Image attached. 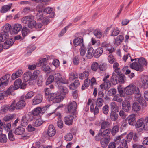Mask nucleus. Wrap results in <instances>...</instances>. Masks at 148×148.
I'll list each match as a JSON object with an SVG mask.
<instances>
[{
    "mask_svg": "<svg viewBox=\"0 0 148 148\" xmlns=\"http://www.w3.org/2000/svg\"><path fill=\"white\" fill-rule=\"evenodd\" d=\"M119 126L116 125L114 126L111 130L110 132L112 136H114L119 131Z\"/></svg>",
    "mask_w": 148,
    "mask_h": 148,
    "instance_id": "34",
    "label": "nucleus"
},
{
    "mask_svg": "<svg viewBox=\"0 0 148 148\" xmlns=\"http://www.w3.org/2000/svg\"><path fill=\"white\" fill-rule=\"evenodd\" d=\"M125 76L122 74L118 73V83L120 84L123 83L125 82Z\"/></svg>",
    "mask_w": 148,
    "mask_h": 148,
    "instance_id": "44",
    "label": "nucleus"
},
{
    "mask_svg": "<svg viewBox=\"0 0 148 148\" xmlns=\"http://www.w3.org/2000/svg\"><path fill=\"white\" fill-rule=\"evenodd\" d=\"M94 50L93 48L90 47L88 48L86 56L88 58H91L93 56H94Z\"/></svg>",
    "mask_w": 148,
    "mask_h": 148,
    "instance_id": "26",
    "label": "nucleus"
},
{
    "mask_svg": "<svg viewBox=\"0 0 148 148\" xmlns=\"http://www.w3.org/2000/svg\"><path fill=\"white\" fill-rule=\"evenodd\" d=\"M29 32V29L26 27H23L22 29V35L23 37L27 36Z\"/></svg>",
    "mask_w": 148,
    "mask_h": 148,
    "instance_id": "42",
    "label": "nucleus"
},
{
    "mask_svg": "<svg viewBox=\"0 0 148 148\" xmlns=\"http://www.w3.org/2000/svg\"><path fill=\"white\" fill-rule=\"evenodd\" d=\"M132 109L135 112L139 111L140 109L139 104L136 102L134 103L132 106Z\"/></svg>",
    "mask_w": 148,
    "mask_h": 148,
    "instance_id": "46",
    "label": "nucleus"
},
{
    "mask_svg": "<svg viewBox=\"0 0 148 148\" xmlns=\"http://www.w3.org/2000/svg\"><path fill=\"white\" fill-rule=\"evenodd\" d=\"M111 36H116L119 34L120 31L117 27L113 28L111 29Z\"/></svg>",
    "mask_w": 148,
    "mask_h": 148,
    "instance_id": "36",
    "label": "nucleus"
},
{
    "mask_svg": "<svg viewBox=\"0 0 148 148\" xmlns=\"http://www.w3.org/2000/svg\"><path fill=\"white\" fill-rule=\"evenodd\" d=\"M122 109L126 112H128L130 109V105L129 101H124L122 103Z\"/></svg>",
    "mask_w": 148,
    "mask_h": 148,
    "instance_id": "14",
    "label": "nucleus"
},
{
    "mask_svg": "<svg viewBox=\"0 0 148 148\" xmlns=\"http://www.w3.org/2000/svg\"><path fill=\"white\" fill-rule=\"evenodd\" d=\"M143 85L144 88L147 87L148 86V77L146 76H145L143 77L142 81Z\"/></svg>",
    "mask_w": 148,
    "mask_h": 148,
    "instance_id": "53",
    "label": "nucleus"
},
{
    "mask_svg": "<svg viewBox=\"0 0 148 148\" xmlns=\"http://www.w3.org/2000/svg\"><path fill=\"white\" fill-rule=\"evenodd\" d=\"M110 106L111 111L118 112V107L117 106L116 103L115 102H112L110 103Z\"/></svg>",
    "mask_w": 148,
    "mask_h": 148,
    "instance_id": "32",
    "label": "nucleus"
},
{
    "mask_svg": "<svg viewBox=\"0 0 148 148\" xmlns=\"http://www.w3.org/2000/svg\"><path fill=\"white\" fill-rule=\"evenodd\" d=\"M10 75L7 74L2 77L0 79V87H3L7 85L8 80L10 78Z\"/></svg>",
    "mask_w": 148,
    "mask_h": 148,
    "instance_id": "4",
    "label": "nucleus"
},
{
    "mask_svg": "<svg viewBox=\"0 0 148 148\" xmlns=\"http://www.w3.org/2000/svg\"><path fill=\"white\" fill-rule=\"evenodd\" d=\"M12 4H10L8 5L3 6L1 8L0 12L2 13H5L10 10Z\"/></svg>",
    "mask_w": 148,
    "mask_h": 148,
    "instance_id": "22",
    "label": "nucleus"
},
{
    "mask_svg": "<svg viewBox=\"0 0 148 148\" xmlns=\"http://www.w3.org/2000/svg\"><path fill=\"white\" fill-rule=\"evenodd\" d=\"M124 37L122 35H120L118 36L115 39V43L116 45H118L122 42Z\"/></svg>",
    "mask_w": 148,
    "mask_h": 148,
    "instance_id": "37",
    "label": "nucleus"
},
{
    "mask_svg": "<svg viewBox=\"0 0 148 148\" xmlns=\"http://www.w3.org/2000/svg\"><path fill=\"white\" fill-rule=\"evenodd\" d=\"M14 114H11L7 115L4 118V120L5 121H8L13 119L14 117Z\"/></svg>",
    "mask_w": 148,
    "mask_h": 148,
    "instance_id": "55",
    "label": "nucleus"
},
{
    "mask_svg": "<svg viewBox=\"0 0 148 148\" xmlns=\"http://www.w3.org/2000/svg\"><path fill=\"white\" fill-rule=\"evenodd\" d=\"M101 46L105 48L106 50L108 51L110 53H112L114 51L113 49H112V47L109 43L104 42L101 44Z\"/></svg>",
    "mask_w": 148,
    "mask_h": 148,
    "instance_id": "12",
    "label": "nucleus"
},
{
    "mask_svg": "<svg viewBox=\"0 0 148 148\" xmlns=\"http://www.w3.org/2000/svg\"><path fill=\"white\" fill-rule=\"evenodd\" d=\"M99 68L98 63L97 62H93L92 64L91 69L93 71H96Z\"/></svg>",
    "mask_w": 148,
    "mask_h": 148,
    "instance_id": "64",
    "label": "nucleus"
},
{
    "mask_svg": "<svg viewBox=\"0 0 148 148\" xmlns=\"http://www.w3.org/2000/svg\"><path fill=\"white\" fill-rule=\"evenodd\" d=\"M108 59L109 62L111 64L113 63L116 61L115 58L112 54H110L108 56Z\"/></svg>",
    "mask_w": 148,
    "mask_h": 148,
    "instance_id": "62",
    "label": "nucleus"
},
{
    "mask_svg": "<svg viewBox=\"0 0 148 148\" xmlns=\"http://www.w3.org/2000/svg\"><path fill=\"white\" fill-rule=\"evenodd\" d=\"M103 49L101 47H99L95 50V52L94 53V57L96 58H97L102 54L103 52Z\"/></svg>",
    "mask_w": 148,
    "mask_h": 148,
    "instance_id": "20",
    "label": "nucleus"
},
{
    "mask_svg": "<svg viewBox=\"0 0 148 148\" xmlns=\"http://www.w3.org/2000/svg\"><path fill=\"white\" fill-rule=\"evenodd\" d=\"M41 107H38L35 108L32 111V113L33 115H38L40 113Z\"/></svg>",
    "mask_w": 148,
    "mask_h": 148,
    "instance_id": "51",
    "label": "nucleus"
},
{
    "mask_svg": "<svg viewBox=\"0 0 148 148\" xmlns=\"http://www.w3.org/2000/svg\"><path fill=\"white\" fill-rule=\"evenodd\" d=\"M54 79V77L53 75H49L47 80L46 82V85H48L52 83L53 81H55Z\"/></svg>",
    "mask_w": 148,
    "mask_h": 148,
    "instance_id": "52",
    "label": "nucleus"
},
{
    "mask_svg": "<svg viewBox=\"0 0 148 148\" xmlns=\"http://www.w3.org/2000/svg\"><path fill=\"white\" fill-rule=\"evenodd\" d=\"M111 138L110 136H107L100 140V143L102 147L105 148L110 141Z\"/></svg>",
    "mask_w": 148,
    "mask_h": 148,
    "instance_id": "6",
    "label": "nucleus"
},
{
    "mask_svg": "<svg viewBox=\"0 0 148 148\" xmlns=\"http://www.w3.org/2000/svg\"><path fill=\"white\" fill-rule=\"evenodd\" d=\"M148 123V117H146L145 118H141L138 120L136 123V128L142 127L144 130H147V125Z\"/></svg>",
    "mask_w": 148,
    "mask_h": 148,
    "instance_id": "2",
    "label": "nucleus"
},
{
    "mask_svg": "<svg viewBox=\"0 0 148 148\" xmlns=\"http://www.w3.org/2000/svg\"><path fill=\"white\" fill-rule=\"evenodd\" d=\"M11 28V26L9 24H5L3 27V32L8 33Z\"/></svg>",
    "mask_w": 148,
    "mask_h": 148,
    "instance_id": "57",
    "label": "nucleus"
},
{
    "mask_svg": "<svg viewBox=\"0 0 148 148\" xmlns=\"http://www.w3.org/2000/svg\"><path fill=\"white\" fill-rule=\"evenodd\" d=\"M116 112L111 111L110 117L112 120L115 121H116L118 117V114L116 113Z\"/></svg>",
    "mask_w": 148,
    "mask_h": 148,
    "instance_id": "33",
    "label": "nucleus"
},
{
    "mask_svg": "<svg viewBox=\"0 0 148 148\" xmlns=\"http://www.w3.org/2000/svg\"><path fill=\"white\" fill-rule=\"evenodd\" d=\"M73 44L75 46H81L84 44L83 39L79 37L76 38L73 40Z\"/></svg>",
    "mask_w": 148,
    "mask_h": 148,
    "instance_id": "16",
    "label": "nucleus"
},
{
    "mask_svg": "<svg viewBox=\"0 0 148 148\" xmlns=\"http://www.w3.org/2000/svg\"><path fill=\"white\" fill-rule=\"evenodd\" d=\"M117 148H128L127 141L125 139H123L120 144V145Z\"/></svg>",
    "mask_w": 148,
    "mask_h": 148,
    "instance_id": "43",
    "label": "nucleus"
},
{
    "mask_svg": "<svg viewBox=\"0 0 148 148\" xmlns=\"http://www.w3.org/2000/svg\"><path fill=\"white\" fill-rule=\"evenodd\" d=\"M110 131L111 129L109 128L103 131L102 130L100 129L99 131V133L101 134V136H106L107 137L109 136L108 135L110 134Z\"/></svg>",
    "mask_w": 148,
    "mask_h": 148,
    "instance_id": "28",
    "label": "nucleus"
},
{
    "mask_svg": "<svg viewBox=\"0 0 148 148\" xmlns=\"http://www.w3.org/2000/svg\"><path fill=\"white\" fill-rule=\"evenodd\" d=\"M25 131V129L19 126L15 129L14 131V133L16 135H23Z\"/></svg>",
    "mask_w": 148,
    "mask_h": 148,
    "instance_id": "17",
    "label": "nucleus"
},
{
    "mask_svg": "<svg viewBox=\"0 0 148 148\" xmlns=\"http://www.w3.org/2000/svg\"><path fill=\"white\" fill-rule=\"evenodd\" d=\"M93 33L97 38L99 39L102 36L103 32L99 29H97L94 30Z\"/></svg>",
    "mask_w": 148,
    "mask_h": 148,
    "instance_id": "27",
    "label": "nucleus"
},
{
    "mask_svg": "<svg viewBox=\"0 0 148 148\" xmlns=\"http://www.w3.org/2000/svg\"><path fill=\"white\" fill-rule=\"evenodd\" d=\"M113 100L119 103H121L123 101V99L121 95L117 94L115 95L113 98Z\"/></svg>",
    "mask_w": 148,
    "mask_h": 148,
    "instance_id": "49",
    "label": "nucleus"
},
{
    "mask_svg": "<svg viewBox=\"0 0 148 148\" xmlns=\"http://www.w3.org/2000/svg\"><path fill=\"white\" fill-rule=\"evenodd\" d=\"M138 63L143 67L146 66L147 64L145 59L143 58L138 59Z\"/></svg>",
    "mask_w": 148,
    "mask_h": 148,
    "instance_id": "54",
    "label": "nucleus"
},
{
    "mask_svg": "<svg viewBox=\"0 0 148 148\" xmlns=\"http://www.w3.org/2000/svg\"><path fill=\"white\" fill-rule=\"evenodd\" d=\"M21 80L19 79H16L14 82V86L15 89L16 90L20 88L21 89H24L25 88V86L24 84L22 83Z\"/></svg>",
    "mask_w": 148,
    "mask_h": 148,
    "instance_id": "7",
    "label": "nucleus"
},
{
    "mask_svg": "<svg viewBox=\"0 0 148 148\" xmlns=\"http://www.w3.org/2000/svg\"><path fill=\"white\" fill-rule=\"evenodd\" d=\"M44 121L40 119H37L34 123V125L36 127L39 126L41 125Z\"/></svg>",
    "mask_w": 148,
    "mask_h": 148,
    "instance_id": "63",
    "label": "nucleus"
},
{
    "mask_svg": "<svg viewBox=\"0 0 148 148\" xmlns=\"http://www.w3.org/2000/svg\"><path fill=\"white\" fill-rule=\"evenodd\" d=\"M9 37V34L7 33L2 32L0 33V42L6 40Z\"/></svg>",
    "mask_w": 148,
    "mask_h": 148,
    "instance_id": "19",
    "label": "nucleus"
},
{
    "mask_svg": "<svg viewBox=\"0 0 148 148\" xmlns=\"http://www.w3.org/2000/svg\"><path fill=\"white\" fill-rule=\"evenodd\" d=\"M59 90L61 94L63 95H65L68 92V90L67 88L62 86H60L58 85Z\"/></svg>",
    "mask_w": 148,
    "mask_h": 148,
    "instance_id": "29",
    "label": "nucleus"
},
{
    "mask_svg": "<svg viewBox=\"0 0 148 148\" xmlns=\"http://www.w3.org/2000/svg\"><path fill=\"white\" fill-rule=\"evenodd\" d=\"M79 51L80 52V55L82 56H84L85 54L86 51V49L84 44H83L79 49Z\"/></svg>",
    "mask_w": 148,
    "mask_h": 148,
    "instance_id": "39",
    "label": "nucleus"
},
{
    "mask_svg": "<svg viewBox=\"0 0 148 148\" xmlns=\"http://www.w3.org/2000/svg\"><path fill=\"white\" fill-rule=\"evenodd\" d=\"M35 24H36V21L34 20V19H33V20H31L27 24V25L29 28L32 29L34 27Z\"/></svg>",
    "mask_w": 148,
    "mask_h": 148,
    "instance_id": "56",
    "label": "nucleus"
},
{
    "mask_svg": "<svg viewBox=\"0 0 148 148\" xmlns=\"http://www.w3.org/2000/svg\"><path fill=\"white\" fill-rule=\"evenodd\" d=\"M117 74L114 73H113L112 74L111 78L110 80L112 84L116 85L118 83V73H116Z\"/></svg>",
    "mask_w": 148,
    "mask_h": 148,
    "instance_id": "18",
    "label": "nucleus"
},
{
    "mask_svg": "<svg viewBox=\"0 0 148 148\" xmlns=\"http://www.w3.org/2000/svg\"><path fill=\"white\" fill-rule=\"evenodd\" d=\"M110 123L107 121H103L101 124V130H104L108 127L110 125Z\"/></svg>",
    "mask_w": 148,
    "mask_h": 148,
    "instance_id": "48",
    "label": "nucleus"
},
{
    "mask_svg": "<svg viewBox=\"0 0 148 148\" xmlns=\"http://www.w3.org/2000/svg\"><path fill=\"white\" fill-rule=\"evenodd\" d=\"M52 8L47 7L44 9L43 12L45 13H46L47 14H50L51 13V15L49 16V17L50 18H53L54 16L55 13L53 12H52Z\"/></svg>",
    "mask_w": 148,
    "mask_h": 148,
    "instance_id": "24",
    "label": "nucleus"
},
{
    "mask_svg": "<svg viewBox=\"0 0 148 148\" xmlns=\"http://www.w3.org/2000/svg\"><path fill=\"white\" fill-rule=\"evenodd\" d=\"M23 79L25 82H27L31 80L30 74L29 73H27L24 74L23 75Z\"/></svg>",
    "mask_w": 148,
    "mask_h": 148,
    "instance_id": "59",
    "label": "nucleus"
},
{
    "mask_svg": "<svg viewBox=\"0 0 148 148\" xmlns=\"http://www.w3.org/2000/svg\"><path fill=\"white\" fill-rule=\"evenodd\" d=\"M135 114H133L130 115L126 119V121L128 122V123L130 125H134L135 122L136 121Z\"/></svg>",
    "mask_w": 148,
    "mask_h": 148,
    "instance_id": "10",
    "label": "nucleus"
},
{
    "mask_svg": "<svg viewBox=\"0 0 148 148\" xmlns=\"http://www.w3.org/2000/svg\"><path fill=\"white\" fill-rule=\"evenodd\" d=\"M14 43V41L11 39H8L4 42L3 46L5 47L6 49H7L12 45Z\"/></svg>",
    "mask_w": 148,
    "mask_h": 148,
    "instance_id": "30",
    "label": "nucleus"
},
{
    "mask_svg": "<svg viewBox=\"0 0 148 148\" xmlns=\"http://www.w3.org/2000/svg\"><path fill=\"white\" fill-rule=\"evenodd\" d=\"M48 95V101H52L53 103H59L62 99V97L59 93H51Z\"/></svg>",
    "mask_w": 148,
    "mask_h": 148,
    "instance_id": "1",
    "label": "nucleus"
},
{
    "mask_svg": "<svg viewBox=\"0 0 148 148\" xmlns=\"http://www.w3.org/2000/svg\"><path fill=\"white\" fill-rule=\"evenodd\" d=\"M49 58L50 57L49 56H46V58L41 59L39 62L40 65L42 66V69L46 72H50L51 70L50 67L45 64L46 62Z\"/></svg>",
    "mask_w": 148,
    "mask_h": 148,
    "instance_id": "3",
    "label": "nucleus"
},
{
    "mask_svg": "<svg viewBox=\"0 0 148 148\" xmlns=\"http://www.w3.org/2000/svg\"><path fill=\"white\" fill-rule=\"evenodd\" d=\"M77 107L76 103L73 101L69 103L67 106L68 112L71 114L74 113L76 112Z\"/></svg>",
    "mask_w": 148,
    "mask_h": 148,
    "instance_id": "5",
    "label": "nucleus"
},
{
    "mask_svg": "<svg viewBox=\"0 0 148 148\" xmlns=\"http://www.w3.org/2000/svg\"><path fill=\"white\" fill-rule=\"evenodd\" d=\"M119 64L117 62L114 63L113 65V67L114 69V71L116 73H119L120 69L119 67Z\"/></svg>",
    "mask_w": 148,
    "mask_h": 148,
    "instance_id": "61",
    "label": "nucleus"
},
{
    "mask_svg": "<svg viewBox=\"0 0 148 148\" xmlns=\"http://www.w3.org/2000/svg\"><path fill=\"white\" fill-rule=\"evenodd\" d=\"M36 49V47L34 45H30L27 48V53L26 56H28L30 55L31 53Z\"/></svg>",
    "mask_w": 148,
    "mask_h": 148,
    "instance_id": "38",
    "label": "nucleus"
},
{
    "mask_svg": "<svg viewBox=\"0 0 148 148\" xmlns=\"http://www.w3.org/2000/svg\"><path fill=\"white\" fill-rule=\"evenodd\" d=\"M22 28V26L19 24H16L14 25L12 28L13 34H17Z\"/></svg>",
    "mask_w": 148,
    "mask_h": 148,
    "instance_id": "15",
    "label": "nucleus"
},
{
    "mask_svg": "<svg viewBox=\"0 0 148 148\" xmlns=\"http://www.w3.org/2000/svg\"><path fill=\"white\" fill-rule=\"evenodd\" d=\"M23 73V72L22 70H18L15 73H14L12 74L11 76L12 79L13 80H15L16 78L21 76Z\"/></svg>",
    "mask_w": 148,
    "mask_h": 148,
    "instance_id": "23",
    "label": "nucleus"
},
{
    "mask_svg": "<svg viewBox=\"0 0 148 148\" xmlns=\"http://www.w3.org/2000/svg\"><path fill=\"white\" fill-rule=\"evenodd\" d=\"M130 67L132 69L140 72L142 71L143 69V67H142V66L138 62H136L132 63L130 65Z\"/></svg>",
    "mask_w": 148,
    "mask_h": 148,
    "instance_id": "8",
    "label": "nucleus"
},
{
    "mask_svg": "<svg viewBox=\"0 0 148 148\" xmlns=\"http://www.w3.org/2000/svg\"><path fill=\"white\" fill-rule=\"evenodd\" d=\"M53 75L54 77L55 82L58 83L59 81L60 80V78H61V77L62 76L61 74L59 73H56Z\"/></svg>",
    "mask_w": 148,
    "mask_h": 148,
    "instance_id": "58",
    "label": "nucleus"
},
{
    "mask_svg": "<svg viewBox=\"0 0 148 148\" xmlns=\"http://www.w3.org/2000/svg\"><path fill=\"white\" fill-rule=\"evenodd\" d=\"M42 100V96L38 95L35 96L32 100V104L33 105L38 104L40 103Z\"/></svg>",
    "mask_w": 148,
    "mask_h": 148,
    "instance_id": "11",
    "label": "nucleus"
},
{
    "mask_svg": "<svg viewBox=\"0 0 148 148\" xmlns=\"http://www.w3.org/2000/svg\"><path fill=\"white\" fill-rule=\"evenodd\" d=\"M7 141L6 135L4 134H0V142L2 143H5Z\"/></svg>",
    "mask_w": 148,
    "mask_h": 148,
    "instance_id": "45",
    "label": "nucleus"
},
{
    "mask_svg": "<svg viewBox=\"0 0 148 148\" xmlns=\"http://www.w3.org/2000/svg\"><path fill=\"white\" fill-rule=\"evenodd\" d=\"M132 85H130L127 86L125 89V92L127 95H131L133 94Z\"/></svg>",
    "mask_w": 148,
    "mask_h": 148,
    "instance_id": "31",
    "label": "nucleus"
},
{
    "mask_svg": "<svg viewBox=\"0 0 148 148\" xmlns=\"http://www.w3.org/2000/svg\"><path fill=\"white\" fill-rule=\"evenodd\" d=\"M138 98L137 101L139 103L142 105L143 106H147V104L145 100L142 97H141L140 95L138 94Z\"/></svg>",
    "mask_w": 148,
    "mask_h": 148,
    "instance_id": "35",
    "label": "nucleus"
},
{
    "mask_svg": "<svg viewBox=\"0 0 148 148\" xmlns=\"http://www.w3.org/2000/svg\"><path fill=\"white\" fill-rule=\"evenodd\" d=\"M45 13L43 12H38L36 16L37 20H42L44 17L43 15Z\"/></svg>",
    "mask_w": 148,
    "mask_h": 148,
    "instance_id": "50",
    "label": "nucleus"
},
{
    "mask_svg": "<svg viewBox=\"0 0 148 148\" xmlns=\"http://www.w3.org/2000/svg\"><path fill=\"white\" fill-rule=\"evenodd\" d=\"M104 101L101 97H99L97 99L96 102L97 106L99 107H101L103 105Z\"/></svg>",
    "mask_w": 148,
    "mask_h": 148,
    "instance_id": "47",
    "label": "nucleus"
},
{
    "mask_svg": "<svg viewBox=\"0 0 148 148\" xmlns=\"http://www.w3.org/2000/svg\"><path fill=\"white\" fill-rule=\"evenodd\" d=\"M73 117L72 116H68L64 118V122L66 124L69 125H72Z\"/></svg>",
    "mask_w": 148,
    "mask_h": 148,
    "instance_id": "21",
    "label": "nucleus"
},
{
    "mask_svg": "<svg viewBox=\"0 0 148 148\" xmlns=\"http://www.w3.org/2000/svg\"><path fill=\"white\" fill-rule=\"evenodd\" d=\"M28 123V121L27 119L25 116H23L21 121V125L23 127H26Z\"/></svg>",
    "mask_w": 148,
    "mask_h": 148,
    "instance_id": "41",
    "label": "nucleus"
},
{
    "mask_svg": "<svg viewBox=\"0 0 148 148\" xmlns=\"http://www.w3.org/2000/svg\"><path fill=\"white\" fill-rule=\"evenodd\" d=\"M56 132V130L54 126L52 125H50L48 127L47 135L49 136L52 137L54 136Z\"/></svg>",
    "mask_w": 148,
    "mask_h": 148,
    "instance_id": "9",
    "label": "nucleus"
},
{
    "mask_svg": "<svg viewBox=\"0 0 148 148\" xmlns=\"http://www.w3.org/2000/svg\"><path fill=\"white\" fill-rule=\"evenodd\" d=\"M34 19V16L29 15L23 17L21 19L22 22L25 24H27L32 20Z\"/></svg>",
    "mask_w": 148,
    "mask_h": 148,
    "instance_id": "13",
    "label": "nucleus"
},
{
    "mask_svg": "<svg viewBox=\"0 0 148 148\" xmlns=\"http://www.w3.org/2000/svg\"><path fill=\"white\" fill-rule=\"evenodd\" d=\"M131 86L132 87L133 94H139V89L138 87L133 85H132Z\"/></svg>",
    "mask_w": 148,
    "mask_h": 148,
    "instance_id": "60",
    "label": "nucleus"
},
{
    "mask_svg": "<svg viewBox=\"0 0 148 148\" xmlns=\"http://www.w3.org/2000/svg\"><path fill=\"white\" fill-rule=\"evenodd\" d=\"M16 109H19L23 108L25 105V102L23 100L19 101L16 104Z\"/></svg>",
    "mask_w": 148,
    "mask_h": 148,
    "instance_id": "25",
    "label": "nucleus"
},
{
    "mask_svg": "<svg viewBox=\"0 0 148 148\" xmlns=\"http://www.w3.org/2000/svg\"><path fill=\"white\" fill-rule=\"evenodd\" d=\"M89 72L86 71H85L83 73L79 75V78L81 79H83L87 77L89 75Z\"/></svg>",
    "mask_w": 148,
    "mask_h": 148,
    "instance_id": "40",
    "label": "nucleus"
}]
</instances>
